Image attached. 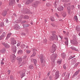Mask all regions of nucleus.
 Returning <instances> with one entry per match:
<instances>
[{"mask_svg": "<svg viewBox=\"0 0 80 80\" xmlns=\"http://www.w3.org/2000/svg\"><path fill=\"white\" fill-rule=\"evenodd\" d=\"M74 9H75V6H74L73 5H72L70 7V6H68L67 8L68 12V14H69V15H70L71 13H72L71 12V10H74Z\"/></svg>", "mask_w": 80, "mask_h": 80, "instance_id": "nucleus-1", "label": "nucleus"}, {"mask_svg": "<svg viewBox=\"0 0 80 80\" xmlns=\"http://www.w3.org/2000/svg\"><path fill=\"white\" fill-rule=\"evenodd\" d=\"M57 55L56 54H52L51 57V58L52 61L54 62L55 61V58L57 57Z\"/></svg>", "mask_w": 80, "mask_h": 80, "instance_id": "nucleus-2", "label": "nucleus"}, {"mask_svg": "<svg viewBox=\"0 0 80 80\" xmlns=\"http://www.w3.org/2000/svg\"><path fill=\"white\" fill-rule=\"evenodd\" d=\"M56 38H58L57 36L55 34H52V35L50 37V40H55V39H56Z\"/></svg>", "mask_w": 80, "mask_h": 80, "instance_id": "nucleus-3", "label": "nucleus"}, {"mask_svg": "<svg viewBox=\"0 0 80 80\" xmlns=\"http://www.w3.org/2000/svg\"><path fill=\"white\" fill-rule=\"evenodd\" d=\"M56 45L55 44H52V49L51 50L52 53H53L55 52V50H56Z\"/></svg>", "mask_w": 80, "mask_h": 80, "instance_id": "nucleus-4", "label": "nucleus"}, {"mask_svg": "<svg viewBox=\"0 0 80 80\" xmlns=\"http://www.w3.org/2000/svg\"><path fill=\"white\" fill-rule=\"evenodd\" d=\"M58 77H59V71H57L56 72L55 78V79H57Z\"/></svg>", "mask_w": 80, "mask_h": 80, "instance_id": "nucleus-5", "label": "nucleus"}, {"mask_svg": "<svg viewBox=\"0 0 80 80\" xmlns=\"http://www.w3.org/2000/svg\"><path fill=\"white\" fill-rule=\"evenodd\" d=\"M16 57L15 56V55H13V56H11V60L12 63H14V62H15Z\"/></svg>", "mask_w": 80, "mask_h": 80, "instance_id": "nucleus-6", "label": "nucleus"}, {"mask_svg": "<svg viewBox=\"0 0 80 80\" xmlns=\"http://www.w3.org/2000/svg\"><path fill=\"white\" fill-rule=\"evenodd\" d=\"M11 43L12 45H15L16 44V40L14 39L13 38H12L11 39Z\"/></svg>", "mask_w": 80, "mask_h": 80, "instance_id": "nucleus-7", "label": "nucleus"}, {"mask_svg": "<svg viewBox=\"0 0 80 80\" xmlns=\"http://www.w3.org/2000/svg\"><path fill=\"white\" fill-rule=\"evenodd\" d=\"M33 53L31 56V57H35V55H36V52H37V49H33Z\"/></svg>", "mask_w": 80, "mask_h": 80, "instance_id": "nucleus-8", "label": "nucleus"}, {"mask_svg": "<svg viewBox=\"0 0 80 80\" xmlns=\"http://www.w3.org/2000/svg\"><path fill=\"white\" fill-rule=\"evenodd\" d=\"M12 50L13 52L14 53H15L16 51H17V47L15 46H14L12 47Z\"/></svg>", "mask_w": 80, "mask_h": 80, "instance_id": "nucleus-9", "label": "nucleus"}, {"mask_svg": "<svg viewBox=\"0 0 80 80\" xmlns=\"http://www.w3.org/2000/svg\"><path fill=\"white\" fill-rule=\"evenodd\" d=\"M58 11H63V7L61 6H60L58 8Z\"/></svg>", "mask_w": 80, "mask_h": 80, "instance_id": "nucleus-10", "label": "nucleus"}, {"mask_svg": "<svg viewBox=\"0 0 80 80\" xmlns=\"http://www.w3.org/2000/svg\"><path fill=\"white\" fill-rule=\"evenodd\" d=\"M6 36V34L5 32L3 33L2 35L0 37V40H2L3 39V37H5Z\"/></svg>", "mask_w": 80, "mask_h": 80, "instance_id": "nucleus-11", "label": "nucleus"}, {"mask_svg": "<svg viewBox=\"0 0 80 80\" xmlns=\"http://www.w3.org/2000/svg\"><path fill=\"white\" fill-rule=\"evenodd\" d=\"M71 43H72V44L73 45H78V43L77 42V40H73V41H71Z\"/></svg>", "mask_w": 80, "mask_h": 80, "instance_id": "nucleus-12", "label": "nucleus"}, {"mask_svg": "<svg viewBox=\"0 0 80 80\" xmlns=\"http://www.w3.org/2000/svg\"><path fill=\"white\" fill-rule=\"evenodd\" d=\"M41 62V63H43V60L44 59V57H43V55H41L40 57Z\"/></svg>", "mask_w": 80, "mask_h": 80, "instance_id": "nucleus-13", "label": "nucleus"}, {"mask_svg": "<svg viewBox=\"0 0 80 80\" xmlns=\"http://www.w3.org/2000/svg\"><path fill=\"white\" fill-rule=\"evenodd\" d=\"M17 60L19 63H20L22 61V59L21 57H18L17 58Z\"/></svg>", "mask_w": 80, "mask_h": 80, "instance_id": "nucleus-14", "label": "nucleus"}, {"mask_svg": "<svg viewBox=\"0 0 80 80\" xmlns=\"http://www.w3.org/2000/svg\"><path fill=\"white\" fill-rule=\"evenodd\" d=\"M31 61L32 62H33L35 64V66H36L37 63V60L36 59H31Z\"/></svg>", "mask_w": 80, "mask_h": 80, "instance_id": "nucleus-15", "label": "nucleus"}, {"mask_svg": "<svg viewBox=\"0 0 80 80\" xmlns=\"http://www.w3.org/2000/svg\"><path fill=\"white\" fill-rule=\"evenodd\" d=\"M2 44L6 48H10V45H9L8 44H7L5 43H2Z\"/></svg>", "mask_w": 80, "mask_h": 80, "instance_id": "nucleus-16", "label": "nucleus"}, {"mask_svg": "<svg viewBox=\"0 0 80 80\" xmlns=\"http://www.w3.org/2000/svg\"><path fill=\"white\" fill-rule=\"evenodd\" d=\"M65 39L66 41H65V44L66 45V46H68V38H65Z\"/></svg>", "mask_w": 80, "mask_h": 80, "instance_id": "nucleus-17", "label": "nucleus"}, {"mask_svg": "<svg viewBox=\"0 0 80 80\" xmlns=\"http://www.w3.org/2000/svg\"><path fill=\"white\" fill-rule=\"evenodd\" d=\"M9 4L10 5H12L13 3H15V0H9Z\"/></svg>", "mask_w": 80, "mask_h": 80, "instance_id": "nucleus-18", "label": "nucleus"}, {"mask_svg": "<svg viewBox=\"0 0 80 80\" xmlns=\"http://www.w3.org/2000/svg\"><path fill=\"white\" fill-rule=\"evenodd\" d=\"M33 65L32 64L30 65L29 66L28 68H29V69L32 70L33 69Z\"/></svg>", "mask_w": 80, "mask_h": 80, "instance_id": "nucleus-19", "label": "nucleus"}, {"mask_svg": "<svg viewBox=\"0 0 80 80\" xmlns=\"http://www.w3.org/2000/svg\"><path fill=\"white\" fill-rule=\"evenodd\" d=\"M11 35H12V33H11L8 34L6 38V40H8V38H9V37H10V36H11Z\"/></svg>", "mask_w": 80, "mask_h": 80, "instance_id": "nucleus-20", "label": "nucleus"}, {"mask_svg": "<svg viewBox=\"0 0 80 80\" xmlns=\"http://www.w3.org/2000/svg\"><path fill=\"white\" fill-rule=\"evenodd\" d=\"M71 48L72 50H75V51H77L78 50L76 48L73 46L71 47Z\"/></svg>", "mask_w": 80, "mask_h": 80, "instance_id": "nucleus-21", "label": "nucleus"}, {"mask_svg": "<svg viewBox=\"0 0 80 80\" xmlns=\"http://www.w3.org/2000/svg\"><path fill=\"white\" fill-rule=\"evenodd\" d=\"M25 73H22L21 74V78H22L23 77H25Z\"/></svg>", "mask_w": 80, "mask_h": 80, "instance_id": "nucleus-22", "label": "nucleus"}, {"mask_svg": "<svg viewBox=\"0 0 80 80\" xmlns=\"http://www.w3.org/2000/svg\"><path fill=\"white\" fill-rule=\"evenodd\" d=\"M65 54L64 53H63L62 54H61V56L63 58H65V56H66Z\"/></svg>", "mask_w": 80, "mask_h": 80, "instance_id": "nucleus-23", "label": "nucleus"}, {"mask_svg": "<svg viewBox=\"0 0 80 80\" xmlns=\"http://www.w3.org/2000/svg\"><path fill=\"white\" fill-rule=\"evenodd\" d=\"M50 19L51 20L52 22H53V21H55V19H54V18L53 17H51Z\"/></svg>", "mask_w": 80, "mask_h": 80, "instance_id": "nucleus-24", "label": "nucleus"}, {"mask_svg": "<svg viewBox=\"0 0 80 80\" xmlns=\"http://www.w3.org/2000/svg\"><path fill=\"white\" fill-rule=\"evenodd\" d=\"M18 54H22L23 53V51L22 50H20L18 51Z\"/></svg>", "mask_w": 80, "mask_h": 80, "instance_id": "nucleus-25", "label": "nucleus"}, {"mask_svg": "<svg viewBox=\"0 0 80 80\" xmlns=\"http://www.w3.org/2000/svg\"><path fill=\"white\" fill-rule=\"evenodd\" d=\"M26 62H25V61H23L22 62L21 64V65H25V63H26Z\"/></svg>", "mask_w": 80, "mask_h": 80, "instance_id": "nucleus-26", "label": "nucleus"}, {"mask_svg": "<svg viewBox=\"0 0 80 80\" xmlns=\"http://www.w3.org/2000/svg\"><path fill=\"white\" fill-rule=\"evenodd\" d=\"M2 15H3V16H4V17H5V16H6V15H7V12H3L2 13Z\"/></svg>", "mask_w": 80, "mask_h": 80, "instance_id": "nucleus-27", "label": "nucleus"}, {"mask_svg": "<svg viewBox=\"0 0 80 80\" xmlns=\"http://www.w3.org/2000/svg\"><path fill=\"white\" fill-rule=\"evenodd\" d=\"M79 70H78L77 71H76L75 73L74 74V75H77L78 74V73H79Z\"/></svg>", "mask_w": 80, "mask_h": 80, "instance_id": "nucleus-28", "label": "nucleus"}, {"mask_svg": "<svg viewBox=\"0 0 80 80\" xmlns=\"http://www.w3.org/2000/svg\"><path fill=\"white\" fill-rule=\"evenodd\" d=\"M57 3H59V0H58V2L57 1H56L55 2V3H54V6H55V7L57 6Z\"/></svg>", "mask_w": 80, "mask_h": 80, "instance_id": "nucleus-29", "label": "nucleus"}, {"mask_svg": "<svg viewBox=\"0 0 80 80\" xmlns=\"http://www.w3.org/2000/svg\"><path fill=\"white\" fill-rule=\"evenodd\" d=\"M0 52H1V53H4L5 52V49L1 50L0 51Z\"/></svg>", "mask_w": 80, "mask_h": 80, "instance_id": "nucleus-30", "label": "nucleus"}, {"mask_svg": "<svg viewBox=\"0 0 80 80\" xmlns=\"http://www.w3.org/2000/svg\"><path fill=\"white\" fill-rule=\"evenodd\" d=\"M43 42L44 43H46L47 42V39H46V38H45L44 39V40Z\"/></svg>", "mask_w": 80, "mask_h": 80, "instance_id": "nucleus-31", "label": "nucleus"}, {"mask_svg": "<svg viewBox=\"0 0 80 80\" xmlns=\"http://www.w3.org/2000/svg\"><path fill=\"white\" fill-rule=\"evenodd\" d=\"M74 18H75V20L76 21V22H77L78 21V18H77V16H75L74 17Z\"/></svg>", "mask_w": 80, "mask_h": 80, "instance_id": "nucleus-32", "label": "nucleus"}, {"mask_svg": "<svg viewBox=\"0 0 80 80\" xmlns=\"http://www.w3.org/2000/svg\"><path fill=\"white\" fill-rule=\"evenodd\" d=\"M29 3H30V2L29 1V0L25 2V4H26V5H28V4H29Z\"/></svg>", "mask_w": 80, "mask_h": 80, "instance_id": "nucleus-33", "label": "nucleus"}, {"mask_svg": "<svg viewBox=\"0 0 80 80\" xmlns=\"http://www.w3.org/2000/svg\"><path fill=\"white\" fill-rule=\"evenodd\" d=\"M76 30L77 31H78V32L80 31V28H78V27H76Z\"/></svg>", "mask_w": 80, "mask_h": 80, "instance_id": "nucleus-34", "label": "nucleus"}, {"mask_svg": "<svg viewBox=\"0 0 80 80\" xmlns=\"http://www.w3.org/2000/svg\"><path fill=\"white\" fill-rule=\"evenodd\" d=\"M3 61H4V59L2 58V62H1V65H3V64H4V62H3Z\"/></svg>", "mask_w": 80, "mask_h": 80, "instance_id": "nucleus-35", "label": "nucleus"}, {"mask_svg": "<svg viewBox=\"0 0 80 80\" xmlns=\"http://www.w3.org/2000/svg\"><path fill=\"white\" fill-rule=\"evenodd\" d=\"M24 19H28L29 18V17L28 16H25L24 17Z\"/></svg>", "mask_w": 80, "mask_h": 80, "instance_id": "nucleus-36", "label": "nucleus"}, {"mask_svg": "<svg viewBox=\"0 0 80 80\" xmlns=\"http://www.w3.org/2000/svg\"><path fill=\"white\" fill-rule=\"evenodd\" d=\"M1 27H3L4 26V24H3V22H1L0 23V26Z\"/></svg>", "mask_w": 80, "mask_h": 80, "instance_id": "nucleus-37", "label": "nucleus"}, {"mask_svg": "<svg viewBox=\"0 0 80 80\" xmlns=\"http://www.w3.org/2000/svg\"><path fill=\"white\" fill-rule=\"evenodd\" d=\"M30 52H31V51H30V50H28L26 51V53H30Z\"/></svg>", "mask_w": 80, "mask_h": 80, "instance_id": "nucleus-38", "label": "nucleus"}, {"mask_svg": "<svg viewBox=\"0 0 80 80\" xmlns=\"http://www.w3.org/2000/svg\"><path fill=\"white\" fill-rule=\"evenodd\" d=\"M62 15L63 16V17H65V16H66V12H64L63 13V14H62Z\"/></svg>", "mask_w": 80, "mask_h": 80, "instance_id": "nucleus-39", "label": "nucleus"}, {"mask_svg": "<svg viewBox=\"0 0 80 80\" xmlns=\"http://www.w3.org/2000/svg\"><path fill=\"white\" fill-rule=\"evenodd\" d=\"M55 16H56L58 18H59V15L57 13H55Z\"/></svg>", "mask_w": 80, "mask_h": 80, "instance_id": "nucleus-40", "label": "nucleus"}, {"mask_svg": "<svg viewBox=\"0 0 80 80\" xmlns=\"http://www.w3.org/2000/svg\"><path fill=\"white\" fill-rule=\"evenodd\" d=\"M46 5L48 6V7H50V6L51 5L50 4V3H47L46 4Z\"/></svg>", "mask_w": 80, "mask_h": 80, "instance_id": "nucleus-41", "label": "nucleus"}, {"mask_svg": "<svg viewBox=\"0 0 80 80\" xmlns=\"http://www.w3.org/2000/svg\"><path fill=\"white\" fill-rule=\"evenodd\" d=\"M62 62V60H61L60 61H58V63L59 64V65H60L61 63V62Z\"/></svg>", "mask_w": 80, "mask_h": 80, "instance_id": "nucleus-42", "label": "nucleus"}, {"mask_svg": "<svg viewBox=\"0 0 80 80\" xmlns=\"http://www.w3.org/2000/svg\"><path fill=\"white\" fill-rule=\"evenodd\" d=\"M25 45L22 44V45H21V47H22V48H25Z\"/></svg>", "mask_w": 80, "mask_h": 80, "instance_id": "nucleus-43", "label": "nucleus"}, {"mask_svg": "<svg viewBox=\"0 0 80 80\" xmlns=\"http://www.w3.org/2000/svg\"><path fill=\"white\" fill-rule=\"evenodd\" d=\"M49 79H50V80H53V79H52V77L51 76H50L49 77Z\"/></svg>", "mask_w": 80, "mask_h": 80, "instance_id": "nucleus-44", "label": "nucleus"}, {"mask_svg": "<svg viewBox=\"0 0 80 80\" xmlns=\"http://www.w3.org/2000/svg\"><path fill=\"white\" fill-rule=\"evenodd\" d=\"M29 1L30 2V3H32V2H33V0H29Z\"/></svg>", "mask_w": 80, "mask_h": 80, "instance_id": "nucleus-45", "label": "nucleus"}, {"mask_svg": "<svg viewBox=\"0 0 80 80\" xmlns=\"http://www.w3.org/2000/svg\"><path fill=\"white\" fill-rule=\"evenodd\" d=\"M37 5V3H35V4H33V5L34 7H35Z\"/></svg>", "mask_w": 80, "mask_h": 80, "instance_id": "nucleus-46", "label": "nucleus"}, {"mask_svg": "<svg viewBox=\"0 0 80 80\" xmlns=\"http://www.w3.org/2000/svg\"><path fill=\"white\" fill-rule=\"evenodd\" d=\"M8 74H9V75L10 74V70H8Z\"/></svg>", "mask_w": 80, "mask_h": 80, "instance_id": "nucleus-47", "label": "nucleus"}, {"mask_svg": "<svg viewBox=\"0 0 80 80\" xmlns=\"http://www.w3.org/2000/svg\"><path fill=\"white\" fill-rule=\"evenodd\" d=\"M69 0H63V2H68Z\"/></svg>", "mask_w": 80, "mask_h": 80, "instance_id": "nucleus-48", "label": "nucleus"}, {"mask_svg": "<svg viewBox=\"0 0 80 80\" xmlns=\"http://www.w3.org/2000/svg\"><path fill=\"white\" fill-rule=\"evenodd\" d=\"M20 43H18L17 44V45L18 47V46H20Z\"/></svg>", "mask_w": 80, "mask_h": 80, "instance_id": "nucleus-49", "label": "nucleus"}, {"mask_svg": "<svg viewBox=\"0 0 80 80\" xmlns=\"http://www.w3.org/2000/svg\"><path fill=\"white\" fill-rule=\"evenodd\" d=\"M27 58V56H24L23 57V59H25V58Z\"/></svg>", "mask_w": 80, "mask_h": 80, "instance_id": "nucleus-50", "label": "nucleus"}, {"mask_svg": "<svg viewBox=\"0 0 80 80\" xmlns=\"http://www.w3.org/2000/svg\"><path fill=\"white\" fill-rule=\"evenodd\" d=\"M63 68L64 69H66V66H65V65H64Z\"/></svg>", "mask_w": 80, "mask_h": 80, "instance_id": "nucleus-51", "label": "nucleus"}, {"mask_svg": "<svg viewBox=\"0 0 80 80\" xmlns=\"http://www.w3.org/2000/svg\"><path fill=\"white\" fill-rule=\"evenodd\" d=\"M47 22V19H45L44 20V22H45V23H46Z\"/></svg>", "mask_w": 80, "mask_h": 80, "instance_id": "nucleus-52", "label": "nucleus"}, {"mask_svg": "<svg viewBox=\"0 0 80 80\" xmlns=\"http://www.w3.org/2000/svg\"><path fill=\"white\" fill-rule=\"evenodd\" d=\"M48 76V77L50 75V72H48L47 74Z\"/></svg>", "mask_w": 80, "mask_h": 80, "instance_id": "nucleus-53", "label": "nucleus"}, {"mask_svg": "<svg viewBox=\"0 0 80 80\" xmlns=\"http://www.w3.org/2000/svg\"><path fill=\"white\" fill-rule=\"evenodd\" d=\"M59 37L60 38L61 40H62V39L63 38V37H61V36H59Z\"/></svg>", "mask_w": 80, "mask_h": 80, "instance_id": "nucleus-54", "label": "nucleus"}, {"mask_svg": "<svg viewBox=\"0 0 80 80\" xmlns=\"http://www.w3.org/2000/svg\"><path fill=\"white\" fill-rule=\"evenodd\" d=\"M2 4V2H0V6H1Z\"/></svg>", "mask_w": 80, "mask_h": 80, "instance_id": "nucleus-55", "label": "nucleus"}, {"mask_svg": "<svg viewBox=\"0 0 80 80\" xmlns=\"http://www.w3.org/2000/svg\"><path fill=\"white\" fill-rule=\"evenodd\" d=\"M67 75H68V77H69V76H70V74L69 73H68Z\"/></svg>", "mask_w": 80, "mask_h": 80, "instance_id": "nucleus-56", "label": "nucleus"}, {"mask_svg": "<svg viewBox=\"0 0 80 80\" xmlns=\"http://www.w3.org/2000/svg\"><path fill=\"white\" fill-rule=\"evenodd\" d=\"M17 22L18 23H19V22H20L21 21L20 20H19Z\"/></svg>", "mask_w": 80, "mask_h": 80, "instance_id": "nucleus-57", "label": "nucleus"}, {"mask_svg": "<svg viewBox=\"0 0 80 80\" xmlns=\"http://www.w3.org/2000/svg\"><path fill=\"white\" fill-rule=\"evenodd\" d=\"M6 22H7V23L8 22V20L7 19L6 21Z\"/></svg>", "mask_w": 80, "mask_h": 80, "instance_id": "nucleus-58", "label": "nucleus"}, {"mask_svg": "<svg viewBox=\"0 0 80 80\" xmlns=\"http://www.w3.org/2000/svg\"><path fill=\"white\" fill-rule=\"evenodd\" d=\"M26 34L25 33H22V35H25Z\"/></svg>", "mask_w": 80, "mask_h": 80, "instance_id": "nucleus-59", "label": "nucleus"}, {"mask_svg": "<svg viewBox=\"0 0 80 80\" xmlns=\"http://www.w3.org/2000/svg\"><path fill=\"white\" fill-rule=\"evenodd\" d=\"M63 32L64 33H66V32L63 31Z\"/></svg>", "mask_w": 80, "mask_h": 80, "instance_id": "nucleus-60", "label": "nucleus"}, {"mask_svg": "<svg viewBox=\"0 0 80 80\" xmlns=\"http://www.w3.org/2000/svg\"><path fill=\"white\" fill-rule=\"evenodd\" d=\"M59 21H63V20H62V19H59Z\"/></svg>", "mask_w": 80, "mask_h": 80, "instance_id": "nucleus-61", "label": "nucleus"}, {"mask_svg": "<svg viewBox=\"0 0 80 80\" xmlns=\"http://www.w3.org/2000/svg\"><path fill=\"white\" fill-rule=\"evenodd\" d=\"M53 27H57V26L55 25L54 26H53Z\"/></svg>", "mask_w": 80, "mask_h": 80, "instance_id": "nucleus-62", "label": "nucleus"}, {"mask_svg": "<svg viewBox=\"0 0 80 80\" xmlns=\"http://www.w3.org/2000/svg\"><path fill=\"white\" fill-rule=\"evenodd\" d=\"M17 2H19V0H16Z\"/></svg>", "mask_w": 80, "mask_h": 80, "instance_id": "nucleus-63", "label": "nucleus"}, {"mask_svg": "<svg viewBox=\"0 0 80 80\" xmlns=\"http://www.w3.org/2000/svg\"><path fill=\"white\" fill-rule=\"evenodd\" d=\"M31 25H33V22H31Z\"/></svg>", "mask_w": 80, "mask_h": 80, "instance_id": "nucleus-64", "label": "nucleus"}]
</instances>
